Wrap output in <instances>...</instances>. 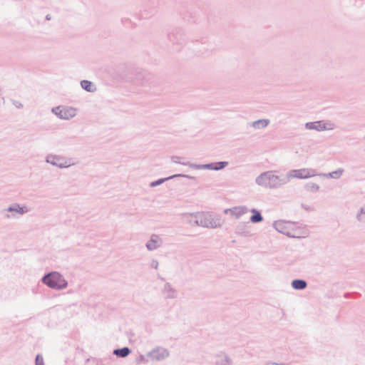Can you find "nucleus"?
I'll use <instances>...</instances> for the list:
<instances>
[{
	"instance_id": "nucleus-1",
	"label": "nucleus",
	"mask_w": 365,
	"mask_h": 365,
	"mask_svg": "<svg viewBox=\"0 0 365 365\" xmlns=\"http://www.w3.org/2000/svg\"><path fill=\"white\" fill-rule=\"evenodd\" d=\"M255 184L263 189L277 190L288 184L286 174L276 170L262 172L255 180Z\"/></svg>"
},
{
	"instance_id": "nucleus-2",
	"label": "nucleus",
	"mask_w": 365,
	"mask_h": 365,
	"mask_svg": "<svg viewBox=\"0 0 365 365\" xmlns=\"http://www.w3.org/2000/svg\"><path fill=\"white\" fill-rule=\"evenodd\" d=\"M272 226L277 232L292 238H304L309 235L305 226L292 221L276 220Z\"/></svg>"
},
{
	"instance_id": "nucleus-3",
	"label": "nucleus",
	"mask_w": 365,
	"mask_h": 365,
	"mask_svg": "<svg viewBox=\"0 0 365 365\" xmlns=\"http://www.w3.org/2000/svg\"><path fill=\"white\" fill-rule=\"evenodd\" d=\"M41 282L53 290L61 291L67 288L68 283L65 277L57 271L50 272L41 278Z\"/></svg>"
},
{
	"instance_id": "nucleus-4",
	"label": "nucleus",
	"mask_w": 365,
	"mask_h": 365,
	"mask_svg": "<svg viewBox=\"0 0 365 365\" xmlns=\"http://www.w3.org/2000/svg\"><path fill=\"white\" fill-rule=\"evenodd\" d=\"M193 224L195 226L205 228L215 229L222 226L221 220L210 212H197L196 220Z\"/></svg>"
},
{
	"instance_id": "nucleus-5",
	"label": "nucleus",
	"mask_w": 365,
	"mask_h": 365,
	"mask_svg": "<svg viewBox=\"0 0 365 365\" xmlns=\"http://www.w3.org/2000/svg\"><path fill=\"white\" fill-rule=\"evenodd\" d=\"M31 209L26 205L13 203L2 210L4 217L7 220L18 219L30 212Z\"/></svg>"
},
{
	"instance_id": "nucleus-6",
	"label": "nucleus",
	"mask_w": 365,
	"mask_h": 365,
	"mask_svg": "<svg viewBox=\"0 0 365 365\" xmlns=\"http://www.w3.org/2000/svg\"><path fill=\"white\" fill-rule=\"evenodd\" d=\"M45 161L60 169L68 168L76 164L73 158L56 154L47 155Z\"/></svg>"
},
{
	"instance_id": "nucleus-7",
	"label": "nucleus",
	"mask_w": 365,
	"mask_h": 365,
	"mask_svg": "<svg viewBox=\"0 0 365 365\" xmlns=\"http://www.w3.org/2000/svg\"><path fill=\"white\" fill-rule=\"evenodd\" d=\"M51 112L59 119L68 120L77 115L78 109L73 106H58L52 108Z\"/></svg>"
},
{
	"instance_id": "nucleus-8",
	"label": "nucleus",
	"mask_w": 365,
	"mask_h": 365,
	"mask_svg": "<svg viewBox=\"0 0 365 365\" xmlns=\"http://www.w3.org/2000/svg\"><path fill=\"white\" fill-rule=\"evenodd\" d=\"M319 173H317V171L314 168H304L292 170L287 173L286 175L289 182L290 179L297 178L306 180L310 178L319 176Z\"/></svg>"
},
{
	"instance_id": "nucleus-9",
	"label": "nucleus",
	"mask_w": 365,
	"mask_h": 365,
	"mask_svg": "<svg viewBox=\"0 0 365 365\" xmlns=\"http://www.w3.org/2000/svg\"><path fill=\"white\" fill-rule=\"evenodd\" d=\"M229 165L227 161H220L207 164L190 165V168L195 170H210L219 171L223 170Z\"/></svg>"
},
{
	"instance_id": "nucleus-10",
	"label": "nucleus",
	"mask_w": 365,
	"mask_h": 365,
	"mask_svg": "<svg viewBox=\"0 0 365 365\" xmlns=\"http://www.w3.org/2000/svg\"><path fill=\"white\" fill-rule=\"evenodd\" d=\"M305 128L308 130H314L320 132L333 130L334 125L329 121L319 120L306 123Z\"/></svg>"
},
{
	"instance_id": "nucleus-11",
	"label": "nucleus",
	"mask_w": 365,
	"mask_h": 365,
	"mask_svg": "<svg viewBox=\"0 0 365 365\" xmlns=\"http://www.w3.org/2000/svg\"><path fill=\"white\" fill-rule=\"evenodd\" d=\"M169 355V351L162 346H157L148 351V356L150 357L151 361H163L167 359Z\"/></svg>"
},
{
	"instance_id": "nucleus-12",
	"label": "nucleus",
	"mask_w": 365,
	"mask_h": 365,
	"mask_svg": "<svg viewBox=\"0 0 365 365\" xmlns=\"http://www.w3.org/2000/svg\"><path fill=\"white\" fill-rule=\"evenodd\" d=\"M164 244L163 237L158 234H152L145 243V247L148 251H155L160 248Z\"/></svg>"
},
{
	"instance_id": "nucleus-13",
	"label": "nucleus",
	"mask_w": 365,
	"mask_h": 365,
	"mask_svg": "<svg viewBox=\"0 0 365 365\" xmlns=\"http://www.w3.org/2000/svg\"><path fill=\"white\" fill-rule=\"evenodd\" d=\"M249 212L248 207L245 205H238L225 209L224 213L229 215L231 217L238 220Z\"/></svg>"
},
{
	"instance_id": "nucleus-14",
	"label": "nucleus",
	"mask_w": 365,
	"mask_h": 365,
	"mask_svg": "<svg viewBox=\"0 0 365 365\" xmlns=\"http://www.w3.org/2000/svg\"><path fill=\"white\" fill-rule=\"evenodd\" d=\"M213 365H233V361L227 352L220 351L214 355Z\"/></svg>"
},
{
	"instance_id": "nucleus-15",
	"label": "nucleus",
	"mask_w": 365,
	"mask_h": 365,
	"mask_svg": "<svg viewBox=\"0 0 365 365\" xmlns=\"http://www.w3.org/2000/svg\"><path fill=\"white\" fill-rule=\"evenodd\" d=\"M163 297L166 299H174L178 296V292L175 287L169 282H166L161 290Z\"/></svg>"
},
{
	"instance_id": "nucleus-16",
	"label": "nucleus",
	"mask_w": 365,
	"mask_h": 365,
	"mask_svg": "<svg viewBox=\"0 0 365 365\" xmlns=\"http://www.w3.org/2000/svg\"><path fill=\"white\" fill-rule=\"evenodd\" d=\"M150 75L145 71H139L136 73L133 83L137 86H145L149 83Z\"/></svg>"
},
{
	"instance_id": "nucleus-17",
	"label": "nucleus",
	"mask_w": 365,
	"mask_h": 365,
	"mask_svg": "<svg viewBox=\"0 0 365 365\" xmlns=\"http://www.w3.org/2000/svg\"><path fill=\"white\" fill-rule=\"evenodd\" d=\"M185 178L190 179V180H195V177L189 175H186V174H175V175H171V176L165 178H160V179H158V180H157L155 181H153V182H150V187H154L158 186V185L163 184V182H165L167 180H171V179H174V178Z\"/></svg>"
},
{
	"instance_id": "nucleus-18",
	"label": "nucleus",
	"mask_w": 365,
	"mask_h": 365,
	"mask_svg": "<svg viewBox=\"0 0 365 365\" xmlns=\"http://www.w3.org/2000/svg\"><path fill=\"white\" fill-rule=\"evenodd\" d=\"M344 173V169L340 168L330 173H319V177L323 178H331L334 180H339L342 177Z\"/></svg>"
},
{
	"instance_id": "nucleus-19",
	"label": "nucleus",
	"mask_w": 365,
	"mask_h": 365,
	"mask_svg": "<svg viewBox=\"0 0 365 365\" xmlns=\"http://www.w3.org/2000/svg\"><path fill=\"white\" fill-rule=\"evenodd\" d=\"M269 122V119H259L252 122L250 125L255 130H260L266 128Z\"/></svg>"
},
{
	"instance_id": "nucleus-20",
	"label": "nucleus",
	"mask_w": 365,
	"mask_h": 365,
	"mask_svg": "<svg viewBox=\"0 0 365 365\" xmlns=\"http://www.w3.org/2000/svg\"><path fill=\"white\" fill-rule=\"evenodd\" d=\"M81 86L83 90L90 93H93L96 91V86L91 81L87 80L81 81Z\"/></svg>"
},
{
	"instance_id": "nucleus-21",
	"label": "nucleus",
	"mask_w": 365,
	"mask_h": 365,
	"mask_svg": "<svg viewBox=\"0 0 365 365\" xmlns=\"http://www.w3.org/2000/svg\"><path fill=\"white\" fill-rule=\"evenodd\" d=\"M250 212L252 213V215L250 217V221L252 223H258L263 220V217L259 210L252 208Z\"/></svg>"
},
{
	"instance_id": "nucleus-22",
	"label": "nucleus",
	"mask_w": 365,
	"mask_h": 365,
	"mask_svg": "<svg viewBox=\"0 0 365 365\" xmlns=\"http://www.w3.org/2000/svg\"><path fill=\"white\" fill-rule=\"evenodd\" d=\"M292 287L297 290H302L307 287V283L304 279H294L292 282Z\"/></svg>"
},
{
	"instance_id": "nucleus-23",
	"label": "nucleus",
	"mask_w": 365,
	"mask_h": 365,
	"mask_svg": "<svg viewBox=\"0 0 365 365\" xmlns=\"http://www.w3.org/2000/svg\"><path fill=\"white\" fill-rule=\"evenodd\" d=\"M304 189L309 192L316 193L318 192L320 190V187L318 184L313 182H309L305 184Z\"/></svg>"
},
{
	"instance_id": "nucleus-24",
	"label": "nucleus",
	"mask_w": 365,
	"mask_h": 365,
	"mask_svg": "<svg viewBox=\"0 0 365 365\" xmlns=\"http://www.w3.org/2000/svg\"><path fill=\"white\" fill-rule=\"evenodd\" d=\"M197 212H192V213H184L182 215L183 220L190 225L191 226H195L193 224V222L195 220H196Z\"/></svg>"
},
{
	"instance_id": "nucleus-25",
	"label": "nucleus",
	"mask_w": 365,
	"mask_h": 365,
	"mask_svg": "<svg viewBox=\"0 0 365 365\" xmlns=\"http://www.w3.org/2000/svg\"><path fill=\"white\" fill-rule=\"evenodd\" d=\"M130 353V349L128 347L117 349L113 351V354L119 357H126Z\"/></svg>"
},
{
	"instance_id": "nucleus-26",
	"label": "nucleus",
	"mask_w": 365,
	"mask_h": 365,
	"mask_svg": "<svg viewBox=\"0 0 365 365\" xmlns=\"http://www.w3.org/2000/svg\"><path fill=\"white\" fill-rule=\"evenodd\" d=\"M182 158L178 156V155H174V156L171 157V161L176 164H180L182 165L188 166L189 168H190V165H196L195 163H189V162H183V161H182Z\"/></svg>"
},
{
	"instance_id": "nucleus-27",
	"label": "nucleus",
	"mask_w": 365,
	"mask_h": 365,
	"mask_svg": "<svg viewBox=\"0 0 365 365\" xmlns=\"http://www.w3.org/2000/svg\"><path fill=\"white\" fill-rule=\"evenodd\" d=\"M151 361L150 357L148 356V352L146 354H140L136 359L137 364H147Z\"/></svg>"
},
{
	"instance_id": "nucleus-28",
	"label": "nucleus",
	"mask_w": 365,
	"mask_h": 365,
	"mask_svg": "<svg viewBox=\"0 0 365 365\" xmlns=\"http://www.w3.org/2000/svg\"><path fill=\"white\" fill-rule=\"evenodd\" d=\"M364 215L365 209L364 207H361L356 214V218L359 222H362L364 220Z\"/></svg>"
},
{
	"instance_id": "nucleus-29",
	"label": "nucleus",
	"mask_w": 365,
	"mask_h": 365,
	"mask_svg": "<svg viewBox=\"0 0 365 365\" xmlns=\"http://www.w3.org/2000/svg\"><path fill=\"white\" fill-rule=\"evenodd\" d=\"M11 102L12 105L18 109H21L24 107L23 103L20 101L15 100V99H11Z\"/></svg>"
},
{
	"instance_id": "nucleus-30",
	"label": "nucleus",
	"mask_w": 365,
	"mask_h": 365,
	"mask_svg": "<svg viewBox=\"0 0 365 365\" xmlns=\"http://www.w3.org/2000/svg\"><path fill=\"white\" fill-rule=\"evenodd\" d=\"M36 365H44V361L41 355L38 354L36 357L35 361Z\"/></svg>"
},
{
	"instance_id": "nucleus-31",
	"label": "nucleus",
	"mask_w": 365,
	"mask_h": 365,
	"mask_svg": "<svg viewBox=\"0 0 365 365\" xmlns=\"http://www.w3.org/2000/svg\"><path fill=\"white\" fill-rule=\"evenodd\" d=\"M150 266L153 269H158V266H159V262L157 259H153L150 262Z\"/></svg>"
},
{
	"instance_id": "nucleus-32",
	"label": "nucleus",
	"mask_w": 365,
	"mask_h": 365,
	"mask_svg": "<svg viewBox=\"0 0 365 365\" xmlns=\"http://www.w3.org/2000/svg\"><path fill=\"white\" fill-rule=\"evenodd\" d=\"M284 363H277L274 361H267L264 365H284Z\"/></svg>"
},
{
	"instance_id": "nucleus-33",
	"label": "nucleus",
	"mask_w": 365,
	"mask_h": 365,
	"mask_svg": "<svg viewBox=\"0 0 365 365\" xmlns=\"http://www.w3.org/2000/svg\"><path fill=\"white\" fill-rule=\"evenodd\" d=\"M242 227H243V225H238V226L237 227V233H238V234H241V233H242V232L240 231V228H241Z\"/></svg>"
}]
</instances>
